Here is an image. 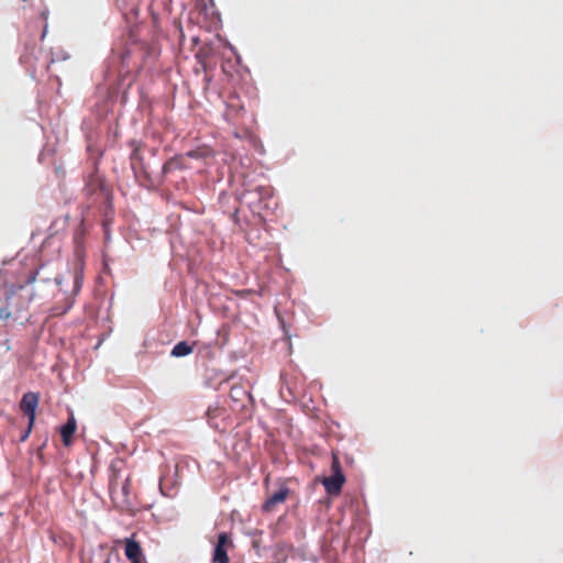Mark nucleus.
<instances>
[{
  "instance_id": "obj_1",
  "label": "nucleus",
  "mask_w": 563,
  "mask_h": 563,
  "mask_svg": "<svg viewBox=\"0 0 563 563\" xmlns=\"http://www.w3.org/2000/svg\"><path fill=\"white\" fill-rule=\"evenodd\" d=\"M38 395L35 393H26L23 395L20 408L24 412L25 416L29 418V426L26 430L21 434L20 440L25 441L33 428L34 421H35V412L36 408L38 406Z\"/></svg>"
},
{
  "instance_id": "obj_2",
  "label": "nucleus",
  "mask_w": 563,
  "mask_h": 563,
  "mask_svg": "<svg viewBox=\"0 0 563 563\" xmlns=\"http://www.w3.org/2000/svg\"><path fill=\"white\" fill-rule=\"evenodd\" d=\"M133 150L130 155V164L131 168L137 179L140 178H148V174L145 169L144 159L141 154V145L136 143L135 141L132 142Z\"/></svg>"
},
{
  "instance_id": "obj_3",
  "label": "nucleus",
  "mask_w": 563,
  "mask_h": 563,
  "mask_svg": "<svg viewBox=\"0 0 563 563\" xmlns=\"http://www.w3.org/2000/svg\"><path fill=\"white\" fill-rule=\"evenodd\" d=\"M124 554L131 563H145V556L135 533L124 540Z\"/></svg>"
},
{
  "instance_id": "obj_4",
  "label": "nucleus",
  "mask_w": 563,
  "mask_h": 563,
  "mask_svg": "<svg viewBox=\"0 0 563 563\" xmlns=\"http://www.w3.org/2000/svg\"><path fill=\"white\" fill-rule=\"evenodd\" d=\"M230 539L228 533L221 532L218 536V542L214 547L212 561L213 563H229V555L227 552V547L230 544Z\"/></svg>"
},
{
  "instance_id": "obj_5",
  "label": "nucleus",
  "mask_w": 563,
  "mask_h": 563,
  "mask_svg": "<svg viewBox=\"0 0 563 563\" xmlns=\"http://www.w3.org/2000/svg\"><path fill=\"white\" fill-rule=\"evenodd\" d=\"M345 483L343 474H332L329 477H324L322 484L329 495H339L342 490V486Z\"/></svg>"
},
{
  "instance_id": "obj_6",
  "label": "nucleus",
  "mask_w": 563,
  "mask_h": 563,
  "mask_svg": "<svg viewBox=\"0 0 563 563\" xmlns=\"http://www.w3.org/2000/svg\"><path fill=\"white\" fill-rule=\"evenodd\" d=\"M289 492L288 487L282 486L264 503L263 510L273 511L278 504H283L287 499Z\"/></svg>"
},
{
  "instance_id": "obj_7",
  "label": "nucleus",
  "mask_w": 563,
  "mask_h": 563,
  "mask_svg": "<svg viewBox=\"0 0 563 563\" xmlns=\"http://www.w3.org/2000/svg\"><path fill=\"white\" fill-rule=\"evenodd\" d=\"M230 398L233 402L245 407V402L252 400V395L244 386L234 384L230 389Z\"/></svg>"
},
{
  "instance_id": "obj_8",
  "label": "nucleus",
  "mask_w": 563,
  "mask_h": 563,
  "mask_svg": "<svg viewBox=\"0 0 563 563\" xmlns=\"http://www.w3.org/2000/svg\"><path fill=\"white\" fill-rule=\"evenodd\" d=\"M85 262L80 254L77 253V258L74 264V294H77L82 284L84 279Z\"/></svg>"
},
{
  "instance_id": "obj_9",
  "label": "nucleus",
  "mask_w": 563,
  "mask_h": 563,
  "mask_svg": "<svg viewBox=\"0 0 563 563\" xmlns=\"http://www.w3.org/2000/svg\"><path fill=\"white\" fill-rule=\"evenodd\" d=\"M77 422L74 416H70L67 422L60 428L62 441L65 446H69L73 441V435L76 432Z\"/></svg>"
},
{
  "instance_id": "obj_10",
  "label": "nucleus",
  "mask_w": 563,
  "mask_h": 563,
  "mask_svg": "<svg viewBox=\"0 0 563 563\" xmlns=\"http://www.w3.org/2000/svg\"><path fill=\"white\" fill-rule=\"evenodd\" d=\"M103 188V181L101 178L96 174H91L86 183L85 191L87 195L91 196L96 194L98 190H101Z\"/></svg>"
},
{
  "instance_id": "obj_11",
  "label": "nucleus",
  "mask_w": 563,
  "mask_h": 563,
  "mask_svg": "<svg viewBox=\"0 0 563 563\" xmlns=\"http://www.w3.org/2000/svg\"><path fill=\"white\" fill-rule=\"evenodd\" d=\"M123 479L118 472H112L109 482V492L112 499H119L120 485H122Z\"/></svg>"
},
{
  "instance_id": "obj_12",
  "label": "nucleus",
  "mask_w": 563,
  "mask_h": 563,
  "mask_svg": "<svg viewBox=\"0 0 563 563\" xmlns=\"http://www.w3.org/2000/svg\"><path fill=\"white\" fill-rule=\"evenodd\" d=\"M192 346L189 345L187 342L181 341L178 342L172 350V355L175 357H181L190 354L192 352Z\"/></svg>"
},
{
  "instance_id": "obj_13",
  "label": "nucleus",
  "mask_w": 563,
  "mask_h": 563,
  "mask_svg": "<svg viewBox=\"0 0 563 563\" xmlns=\"http://www.w3.org/2000/svg\"><path fill=\"white\" fill-rule=\"evenodd\" d=\"M130 496V478L125 477L123 479L122 485H120L119 499H113L114 501H119L121 504H128Z\"/></svg>"
},
{
  "instance_id": "obj_14",
  "label": "nucleus",
  "mask_w": 563,
  "mask_h": 563,
  "mask_svg": "<svg viewBox=\"0 0 563 563\" xmlns=\"http://www.w3.org/2000/svg\"><path fill=\"white\" fill-rule=\"evenodd\" d=\"M183 168V164H181V161H180V157L178 156H175V157H172L169 158L164 165H163V174H168L175 169H180Z\"/></svg>"
},
{
  "instance_id": "obj_15",
  "label": "nucleus",
  "mask_w": 563,
  "mask_h": 563,
  "mask_svg": "<svg viewBox=\"0 0 563 563\" xmlns=\"http://www.w3.org/2000/svg\"><path fill=\"white\" fill-rule=\"evenodd\" d=\"M211 155V151L208 150L207 147H198L196 150H192V151H188L185 156L189 157V158H195V159H202V158H206L208 156Z\"/></svg>"
},
{
  "instance_id": "obj_16",
  "label": "nucleus",
  "mask_w": 563,
  "mask_h": 563,
  "mask_svg": "<svg viewBox=\"0 0 563 563\" xmlns=\"http://www.w3.org/2000/svg\"><path fill=\"white\" fill-rule=\"evenodd\" d=\"M331 470H332V474H343L339 457L335 454H333V457H332Z\"/></svg>"
},
{
  "instance_id": "obj_17",
  "label": "nucleus",
  "mask_w": 563,
  "mask_h": 563,
  "mask_svg": "<svg viewBox=\"0 0 563 563\" xmlns=\"http://www.w3.org/2000/svg\"><path fill=\"white\" fill-rule=\"evenodd\" d=\"M255 194L260 196V200L263 197H269L271 196V188L269 187H257L255 190Z\"/></svg>"
},
{
  "instance_id": "obj_18",
  "label": "nucleus",
  "mask_w": 563,
  "mask_h": 563,
  "mask_svg": "<svg viewBox=\"0 0 563 563\" xmlns=\"http://www.w3.org/2000/svg\"><path fill=\"white\" fill-rule=\"evenodd\" d=\"M19 291H21V292H26V295H29V290H27V287H26L25 285L19 286ZM26 300H27V301H30V300H31V297H30V296H27V299H26Z\"/></svg>"
},
{
  "instance_id": "obj_19",
  "label": "nucleus",
  "mask_w": 563,
  "mask_h": 563,
  "mask_svg": "<svg viewBox=\"0 0 563 563\" xmlns=\"http://www.w3.org/2000/svg\"><path fill=\"white\" fill-rule=\"evenodd\" d=\"M73 303H74V300L68 298L67 299V306H66V308L60 313H65L68 309H70Z\"/></svg>"
},
{
  "instance_id": "obj_20",
  "label": "nucleus",
  "mask_w": 563,
  "mask_h": 563,
  "mask_svg": "<svg viewBox=\"0 0 563 563\" xmlns=\"http://www.w3.org/2000/svg\"><path fill=\"white\" fill-rule=\"evenodd\" d=\"M14 299V292H12L11 295H9L7 297V302H8V306H10L11 301Z\"/></svg>"
},
{
  "instance_id": "obj_21",
  "label": "nucleus",
  "mask_w": 563,
  "mask_h": 563,
  "mask_svg": "<svg viewBox=\"0 0 563 563\" xmlns=\"http://www.w3.org/2000/svg\"><path fill=\"white\" fill-rule=\"evenodd\" d=\"M35 276H36V273H35V274H32V275L29 277L27 283H32V282H34Z\"/></svg>"
},
{
  "instance_id": "obj_22",
  "label": "nucleus",
  "mask_w": 563,
  "mask_h": 563,
  "mask_svg": "<svg viewBox=\"0 0 563 563\" xmlns=\"http://www.w3.org/2000/svg\"><path fill=\"white\" fill-rule=\"evenodd\" d=\"M55 280H56L57 285L62 284V279L60 278L56 277Z\"/></svg>"
},
{
  "instance_id": "obj_23",
  "label": "nucleus",
  "mask_w": 563,
  "mask_h": 563,
  "mask_svg": "<svg viewBox=\"0 0 563 563\" xmlns=\"http://www.w3.org/2000/svg\"><path fill=\"white\" fill-rule=\"evenodd\" d=\"M253 192L252 191H249L246 194L243 195L244 198H246L247 196H251Z\"/></svg>"
}]
</instances>
